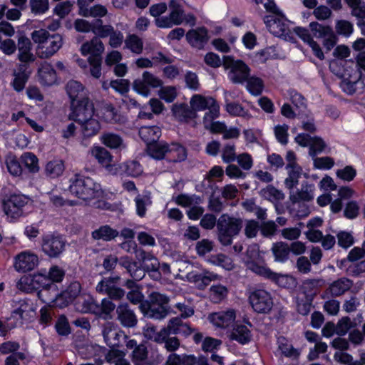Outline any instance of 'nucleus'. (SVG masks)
I'll return each instance as SVG.
<instances>
[{"label": "nucleus", "instance_id": "1", "mask_svg": "<svg viewBox=\"0 0 365 365\" xmlns=\"http://www.w3.org/2000/svg\"><path fill=\"white\" fill-rule=\"evenodd\" d=\"M365 72V51L360 52L356 57V62H346V67L341 73H338L342 81L341 87L344 92L352 95L360 92L364 88L362 81Z\"/></svg>", "mask_w": 365, "mask_h": 365}, {"label": "nucleus", "instance_id": "2", "mask_svg": "<svg viewBox=\"0 0 365 365\" xmlns=\"http://www.w3.org/2000/svg\"><path fill=\"white\" fill-rule=\"evenodd\" d=\"M31 38L37 44V56L42 59L53 56L63 44V38L61 34H51L47 30L42 29L34 31L31 33Z\"/></svg>", "mask_w": 365, "mask_h": 365}, {"label": "nucleus", "instance_id": "3", "mask_svg": "<svg viewBox=\"0 0 365 365\" xmlns=\"http://www.w3.org/2000/svg\"><path fill=\"white\" fill-rule=\"evenodd\" d=\"M69 183L71 194L84 201L98 198L103 192L100 184L81 173L74 174L69 179Z\"/></svg>", "mask_w": 365, "mask_h": 365}, {"label": "nucleus", "instance_id": "4", "mask_svg": "<svg viewBox=\"0 0 365 365\" xmlns=\"http://www.w3.org/2000/svg\"><path fill=\"white\" fill-rule=\"evenodd\" d=\"M169 298L159 292H152L148 299L140 304V309L145 317L162 320L170 313Z\"/></svg>", "mask_w": 365, "mask_h": 365}, {"label": "nucleus", "instance_id": "5", "mask_svg": "<svg viewBox=\"0 0 365 365\" xmlns=\"http://www.w3.org/2000/svg\"><path fill=\"white\" fill-rule=\"evenodd\" d=\"M17 288L25 292H29L33 289H40L38 296L44 303H50L51 299L46 298L47 292L53 289L56 291V286L50 282L48 276L41 273L34 274L32 277L24 276L17 282Z\"/></svg>", "mask_w": 365, "mask_h": 365}, {"label": "nucleus", "instance_id": "6", "mask_svg": "<svg viewBox=\"0 0 365 365\" xmlns=\"http://www.w3.org/2000/svg\"><path fill=\"white\" fill-rule=\"evenodd\" d=\"M242 227L243 220L241 218L222 214L217 222V239L220 244L223 246L230 245Z\"/></svg>", "mask_w": 365, "mask_h": 365}, {"label": "nucleus", "instance_id": "7", "mask_svg": "<svg viewBox=\"0 0 365 365\" xmlns=\"http://www.w3.org/2000/svg\"><path fill=\"white\" fill-rule=\"evenodd\" d=\"M29 197L21 193L6 195L1 200V207L4 214L11 220H15L24 215L25 207Z\"/></svg>", "mask_w": 365, "mask_h": 365}, {"label": "nucleus", "instance_id": "8", "mask_svg": "<svg viewBox=\"0 0 365 365\" xmlns=\"http://www.w3.org/2000/svg\"><path fill=\"white\" fill-rule=\"evenodd\" d=\"M222 66L228 71V78L234 83L243 84L250 76V68L242 60H236L232 56H224Z\"/></svg>", "mask_w": 365, "mask_h": 365}, {"label": "nucleus", "instance_id": "9", "mask_svg": "<svg viewBox=\"0 0 365 365\" xmlns=\"http://www.w3.org/2000/svg\"><path fill=\"white\" fill-rule=\"evenodd\" d=\"M262 19L269 31L273 35L285 40L291 41L293 38L289 21L282 12L277 14L265 15Z\"/></svg>", "mask_w": 365, "mask_h": 365}, {"label": "nucleus", "instance_id": "10", "mask_svg": "<svg viewBox=\"0 0 365 365\" xmlns=\"http://www.w3.org/2000/svg\"><path fill=\"white\" fill-rule=\"evenodd\" d=\"M163 85V81L149 71H144L141 78L135 79L133 83V89L138 94L148 97L150 88H158Z\"/></svg>", "mask_w": 365, "mask_h": 365}, {"label": "nucleus", "instance_id": "11", "mask_svg": "<svg viewBox=\"0 0 365 365\" xmlns=\"http://www.w3.org/2000/svg\"><path fill=\"white\" fill-rule=\"evenodd\" d=\"M66 249V241L60 235L48 234L42 237L41 250L50 258H58Z\"/></svg>", "mask_w": 365, "mask_h": 365}, {"label": "nucleus", "instance_id": "12", "mask_svg": "<svg viewBox=\"0 0 365 365\" xmlns=\"http://www.w3.org/2000/svg\"><path fill=\"white\" fill-rule=\"evenodd\" d=\"M250 303L253 309L258 313H267L273 306L270 294L264 289H255L249 297Z\"/></svg>", "mask_w": 365, "mask_h": 365}, {"label": "nucleus", "instance_id": "13", "mask_svg": "<svg viewBox=\"0 0 365 365\" xmlns=\"http://www.w3.org/2000/svg\"><path fill=\"white\" fill-rule=\"evenodd\" d=\"M81 285L77 282H72L67 288L59 294H55V299L51 298V302H54L56 307L63 308L73 303L77 297L82 295Z\"/></svg>", "mask_w": 365, "mask_h": 365}, {"label": "nucleus", "instance_id": "14", "mask_svg": "<svg viewBox=\"0 0 365 365\" xmlns=\"http://www.w3.org/2000/svg\"><path fill=\"white\" fill-rule=\"evenodd\" d=\"M69 120H74L80 127L83 135L90 138L96 135L101 129V124L93 115H69Z\"/></svg>", "mask_w": 365, "mask_h": 365}, {"label": "nucleus", "instance_id": "15", "mask_svg": "<svg viewBox=\"0 0 365 365\" xmlns=\"http://www.w3.org/2000/svg\"><path fill=\"white\" fill-rule=\"evenodd\" d=\"M190 104L195 112L209 110V114H217L220 110L217 101L210 96L195 94L190 98Z\"/></svg>", "mask_w": 365, "mask_h": 365}, {"label": "nucleus", "instance_id": "16", "mask_svg": "<svg viewBox=\"0 0 365 365\" xmlns=\"http://www.w3.org/2000/svg\"><path fill=\"white\" fill-rule=\"evenodd\" d=\"M102 334L106 344L111 348L119 347L123 339H127V335L112 322L103 325Z\"/></svg>", "mask_w": 365, "mask_h": 365}, {"label": "nucleus", "instance_id": "17", "mask_svg": "<svg viewBox=\"0 0 365 365\" xmlns=\"http://www.w3.org/2000/svg\"><path fill=\"white\" fill-rule=\"evenodd\" d=\"M292 105L284 103L281 108V114H301L306 111L307 102L302 95L295 91L289 93Z\"/></svg>", "mask_w": 365, "mask_h": 365}, {"label": "nucleus", "instance_id": "18", "mask_svg": "<svg viewBox=\"0 0 365 365\" xmlns=\"http://www.w3.org/2000/svg\"><path fill=\"white\" fill-rule=\"evenodd\" d=\"M38 264V257L36 254L24 251L16 257L14 266L18 272H26L33 270Z\"/></svg>", "mask_w": 365, "mask_h": 365}, {"label": "nucleus", "instance_id": "19", "mask_svg": "<svg viewBox=\"0 0 365 365\" xmlns=\"http://www.w3.org/2000/svg\"><path fill=\"white\" fill-rule=\"evenodd\" d=\"M116 319L123 327L133 328L137 325V317L127 303L120 304L116 307Z\"/></svg>", "mask_w": 365, "mask_h": 365}, {"label": "nucleus", "instance_id": "20", "mask_svg": "<svg viewBox=\"0 0 365 365\" xmlns=\"http://www.w3.org/2000/svg\"><path fill=\"white\" fill-rule=\"evenodd\" d=\"M166 327L169 336L179 334L187 338L195 331L194 328H192L189 324L184 322L179 317L171 318Z\"/></svg>", "mask_w": 365, "mask_h": 365}, {"label": "nucleus", "instance_id": "21", "mask_svg": "<svg viewBox=\"0 0 365 365\" xmlns=\"http://www.w3.org/2000/svg\"><path fill=\"white\" fill-rule=\"evenodd\" d=\"M246 267L248 269L251 270L257 275L270 279L277 283H279L280 281L283 280L286 277L285 275L274 272L267 266L260 264L253 260L247 261Z\"/></svg>", "mask_w": 365, "mask_h": 365}, {"label": "nucleus", "instance_id": "22", "mask_svg": "<svg viewBox=\"0 0 365 365\" xmlns=\"http://www.w3.org/2000/svg\"><path fill=\"white\" fill-rule=\"evenodd\" d=\"M209 38L208 31L204 26L191 29L186 34L188 43L197 49H202Z\"/></svg>", "mask_w": 365, "mask_h": 365}, {"label": "nucleus", "instance_id": "23", "mask_svg": "<svg viewBox=\"0 0 365 365\" xmlns=\"http://www.w3.org/2000/svg\"><path fill=\"white\" fill-rule=\"evenodd\" d=\"M104 45L98 37H93L91 41L82 44L81 51L83 56L90 54L88 59L102 58V53L104 51Z\"/></svg>", "mask_w": 365, "mask_h": 365}, {"label": "nucleus", "instance_id": "24", "mask_svg": "<svg viewBox=\"0 0 365 365\" xmlns=\"http://www.w3.org/2000/svg\"><path fill=\"white\" fill-rule=\"evenodd\" d=\"M118 264L125 268L130 276L135 280H141L145 276V269L141 267L138 262L133 261L128 256L120 257Z\"/></svg>", "mask_w": 365, "mask_h": 365}, {"label": "nucleus", "instance_id": "25", "mask_svg": "<svg viewBox=\"0 0 365 365\" xmlns=\"http://www.w3.org/2000/svg\"><path fill=\"white\" fill-rule=\"evenodd\" d=\"M186 277L189 282H194L200 289H203L209 285L212 281L219 279L220 276L209 271H204L202 273L192 271L188 272Z\"/></svg>", "mask_w": 365, "mask_h": 365}, {"label": "nucleus", "instance_id": "26", "mask_svg": "<svg viewBox=\"0 0 365 365\" xmlns=\"http://www.w3.org/2000/svg\"><path fill=\"white\" fill-rule=\"evenodd\" d=\"M354 285V282L346 277H341L331 282L326 290L331 297H339L349 291Z\"/></svg>", "mask_w": 365, "mask_h": 365}, {"label": "nucleus", "instance_id": "27", "mask_svg": "<svg viewBox=\"0 0 365 365\" xmlns=\"http://www.w3.org/2000/svg\"><path fill=\"white\" fill-rule=\"evenodd\" d=\"M277 351L280 355L287 358L297 359L300 355V351L292 345L290 340L284 336L277 338Z\"/></svg>", "mask_w": 365, "mask_h": 365}, {"label": "nucleus", "instance_id": "28", "mask_svg": "<svg viewBox=\"0 0 365 365\" xmlns=\"http://www.w3.org/2000/svg\"><path fill=\"white\" fill-rule=\"evenodd\" d=\"M71 114H94L95 108L93 102L87 96L74 98L70 101Z\"/></svg>", "mask_w": 365, "mask_h": 365}, {"label": "nucleus", "instance_id": "29", "mask_svg": "<svg viewBox=\"0 0 365 365\" xmlns=\"http://www.w3.org/2000/svg\"><path fill=\"white\" fill-rule=\"evenodd\" d=\"M16 48L19 51L18 57L21 62L34 61L35 58L31 52V42L28 37L20 35L18 38Z\"/></svg>", "mask_w": 365, "mask_h": 365}, {"label": "nucleus", "instance_id": "30", "mask_svg": "<svg viewBox=\"0 0 365 365\" xmlns=\"http://www.w3.org/2000/svg\"><path fill=\"white\" fill-rule=\"evenodd\" d=\"M39 82L44 86H51L56 82L57 76L53 67L48 62L42 63L38 69Z\"/></svg>", "mask_w": 365, "mask_h": 365}, {"label": "nucleus", "instance_id": "31", "mask_svg": "<svg viewBox=\"0 0 365 365\" xmlns=\"http://www.w3.org/2000/svg\"><path fill=\"white\" fill-rule=\"evenodd\" d=\"M235 312L233 309H228L212 314L210 319L215 326L226 328L235 321Z\"/></svg>", "mask_w": 365, "mask_h": 365}, {"label": "nucleus", "instance_id": "32", "mask_svg": "<svg viewBox=\"0 0 365 365\" xmlns=\"http://www.w3.org/2000/svg\"><path fill=\"white\" fill-rule=\"evenodd\" d=\"M315 186L314 184L304 182L301 188L297 190V192L290 195V200L292 202H299L301 201L309 202L314 197Z\"/></svg>", "mask_w": 365, "mask_h": 365}, {"label": "nucleus", "instance_id": "33", "mask_svg": "<svg viewBox=\"0 0 365 365\" xmlns=\"http://www.w3.org/2000/svg\"><path fill=\"white\" fill-rule=\"evenodd\" d=\"M294 31L302 40L312 48L313 53L317 58L321 60L324 58V53L319 44L313 40L309 30L302 27H296Z\"/></svg>", "mask_w": 365, "mask_h": 365}, {"label": "nucleus", "instance_id": "34", "mask_svg": "<svg viewBox=\"0 0 365 365\" xmlns=\"http://www.w3.org/2000/svg\"><path fill=\"white\" fill-rule=\"evenodd\" d=\"M170 145L164 141H155L148 143L146 152L149 156L155 160H162L168 153Z\"/></svg>", "mask_w": 365, "mask_h": 365}, {"label": "nucleus", "instance_id": "35", "mask_svg": "<svg viewBox=\"0 0 365 365\" xmlns=\"http://www.w3.org/2000/svg\"><path fill=\"white\" fill-rule=\"evenodd\" d=\"M271 251L275 262L284 263L289 259L290 248L286 242L281 241L273 243Z\"/></svg>", "mask_w": 365, "mask_h": 365}, {"label": "nucleus", "instance_id": "36", "mask_svg": "<svg viewBox=\"0 0 365 365\" xmlns=\"http://www.w3.org/2000/svg\"><path fill=\"white\" fill-rule=\"evenodd\" d=\"M139 135L148 145L158 140L161 136V129L157 125H143L139 129Z\"/></svg>", "mask_w": 365, "mask_h": 365}, {"label": "nucleus", "instance_id": "37", "mask_svg": "<svg viewBox=\"0 0 365 365\" xmlns=\"http://www.w3.org/2000/svg\"><path fill=\"white\" fill-rule=\"evenodd\" d=\"M119 235V232L109 225H102L92 232L91 236L96 240L111 241Z\"/></svg>", "mask_w": 365, "mask_h": 365}, {"label": "nucleus", "instance_id": "38", "mask_svg": "<svg viewBox=\"0 0 365 365\" xmlns=\"http://www.w3.org/2000/svg\"><path fill=\"white\" fill-rule=\"evenodd\" d=\"M98 302L90 294H82L77 303V309L84 313L96 314Z\"/></svg>", "mask_w": 365, "mask_h": 365}, {"label": "nucleus", "instance_id": "39", "mask_svg": "<svg viewBox=\"0 0 365 365\" xmlns=\"http://www.w3.org/2000/svg\"><path fill=\"white\" fill-rule=\"evenodd\" d=\"M231 339L241 344H246L252 339L251 331L246 325L236 324L231 333Z\"/></svg>", "mask_w": 365, "mask_h": 365}, {"label": "nucleus", "instance_id": "40", "mask_svg": "<svg viewBox=\"0 0 365 365\" xmlns=\"http://www.w3.org/2000/svg\"><path fill=\"white\" fill-rule=\"evenodd\" d=\"M132 361L134 365H153L152 361L148 358L147 347L142 344L133 349Z\"/></svg>", "mask_w": 365, "mask_h": 365}, {"label": "nucleus", "instance_id": "41", "mask_svg": "<svg viewBox=\"0 0 365 365\" xmlns=\"http://www.w3.org/2000/svg\"><path fill=\"white\" fill-rule=\"evenodd\" d=\"M170 162L178 163L184 161L187 158L186 149L178 143H172L168 153Z\"/></svg>", "mask_w": 365, "mask_h": 365}, {"label": "nucleus", "instance_id": "42", "mask_svg": "<svg viewBox=\"0 0 365 365\" xmlns=\"http://www.w3.org/2000/svg\"><path fill=\"white\" fill-rule=\"evenodd\" d=\"M286 170H287L288 176L284 180V184L286 187L292 190L298 185L299 179L302 173V168L299 165H297L286 168Z\"/></svg>", "mask_w": 365, "mask_h": 365}, {"label": "nucleus", "instance_id": "43", "mask_svg": "<svg viewBox=\"0 0 365 365\" xmlns=\"http://www.w3.org/2000/svg\"><path fill=\"white\" fill-rule=\"evenodd\" d=\"M66 90L70 101L86 96L84 87L76 81H69L66 86Z\"/></svg>", "mask_w": 365, "mask_h": 365}, {"label": "nucleus", "instance_id": "44", "mask_svg": "<svg viewBox=\"0 0 365 365\" xmlns=\"http://www.w3.org/2000/svg\"><path fill=\"white\" fill-rule=\"evenodd\" d=\"M309 33L312 37L318 38H324L327 36L331 34V31H333L331 26L318 22H311L309 24Z\"/></svg>", "mask_w": 365, "mask_h": 365}, {"label": "nucleus", "instance_id": "45", "mask_svg": "<svg viewBox=\"0 0 365 365\" xmlns=\"http://www.w3.org/2000/svg\"><path fill=\"white\" fill-rule=\"evenodd\" d=\"M260 193L264 199L273 203H277L284 198V193L272 185H268L267 187L262 189Z\"/></svg>", "mask_w": 365, "mask_h": 365}, {"label": "nucleus", "instance_id": "46", "mask_svg": "<svg viewBox=\"0 0 365 365\" xmlns=\"http://www.w3.org/2000/svg\"><path fill=\"white\" fill-rule=\"evenodd\" d=\"M175 202L183 207H191L200 205L202 198L197 195L180 194L175 198Z\"/></svg>", "mask_w": 365, "mask_h": 365}, {"label": "nucleus", "instance_id": "47", "mask_svg": "<svg viewBox=\"0 0 365 365\" xmlns=\"http://www.w3.org/2000/svg\"><path fill=\"white\" fill-rule=\"evenodd\" d=\"M65 167L63 160H53L49 161L46 166V173L51 178H55L62 175Z\"/></svg>", "mask_w": 365, "mask_h": 365}, {"label": "nucleus", "instance_id": "48", "mask_svg": "<svg viewBox=\"0 0 365 365\" xmlns=\"http://www.w3.org/2000/svg\"><path fill=\"white\" fill-rule=\"evenodd\" d=\"M97 309L98 310L96 311V315L104 319L110 318V314L115 309V304L110 299L104 298L101 304L98 302Z\"/></svg>", "mask_w": 365, "mask_h": 365}, {"label": "nucleus", "instance_id": "49", "mask_svg": "<svg viewBox=\"0 0 365 365\" xmlns=\"http://www.w3.org/2000/svg\"><path fill=\"white\" fill-rule=\"evenodd\" d=\"M245 82L247 83V89L251 94L259 96L262 93L264 82L260 78L255 76H249Z\"/></svg>", "mask_w": 365, "mask_h": 365}, {"label": "nucleus", "instance_id": "50", "mask_svg": "<svg viewBox=\"0 0 365 365\" xmlns=\"http://www.w3.org/2000/svg\"><path fill=\"white\" fill-rule=\"evenodd\" d=\"M203 125L206 130L213 133H223L226 125L220 121H215L213 115H205L203 118Z\"/></svg>", "mask_w": 365, "mask_h": 365}, {"label": "nucleus", "instance_id": "51", "mask_svg": "<svg viewBox=\"0 0 365 365\" xmlns=\"http://www.w3.org/2000/svg\"><path fill=\"white\" fill-rule=\"evenodd\" d=\"M21 160L30 173H36L38 172V160L32 153H24L21 157Z\"/></svg>", "mask_w": 365, "mask_h": 365}, {"label": "nucleus", "instance_id": "52", "mask_svg": "<svg viewBox=\"0 0 365 365\" xmlns=\"http://www.w3.org/2000/svg\"><path fill=\"white\" fill-rule=\"evenodd\" d=\"M126 48L135 54H140L143 49V42L140 38L135 34L128 36L125 40Z\"/></svg>", "mask_w": 365, "mask_h": 365}, {"label": "nucleus", "instance_id": "53", "mask_svg": "<svg viewBox=\"0 0 365 365\" xmlns=\"http://www.w3.org/2000/svg\"><path fill=\"white\" fill-rule=\"evenodd\" d=\"M168 6L170 10L169 15L171 16V19L175 21L174 23H178L179 25L181 24L183 21L184 15V11L181 4L177 0H170Z\"/></svg>", "mask_w": 365, "mask_h": 365}, {"label": "nucleus", "instance_id": "54", "mask_svg": "<svg viewBox=\"0 0 365 365\" xmlns=\"http://www.w3.org/2000/svg\"><path fill=\"white\" fill-rule=\"evenodd\" d=\"M91 153L102 166L108 168L110 165L112 156L106 148L95 147Z\"/></svg>", "mask_w": 365, "mask_h": 365}, {"label": "nucleus", "instance_id": "55", "mask_svg": "<svg viewBox=\"0 0 365 365\" xmlns=\"http://www.w3.org/2000/svg\"><path fill=\"white\" fill-rule=\"evenodd\" d=\"M106 359L108 363L114 365H130V362L125 359V353L117 349L109 351Z\"/></svg>", "mask_w": 365, "mask_h": 365}, {"label": "nucleus", "instance_id": "56", "mask_svg": "<svg viewBox=\"0 0 365 365\" xmlns=\"http://www.w3.org/2000/svg\"><path fill=\"white\" fill-rule=\"evenodd\" d=\"M120 277H104L96 285V289L98 293L107 294L112 288L116 286Z\"/></svg>", "mask_w": 365, "mask_h": 365}, {"label": "nucleus", "instance_id": "57", "mask_svg": "<svg viewBox=\"0 0 365 365\" xmlns=\"http://www.w3.org/2000/svg\"><path fill=\"white\" fill-rule=\"evenodd\" d=\"M114 30L113 26L110 24L103 25L101 19H98L93 25L92 31L98 38L108 37Z\"/></svg>", "mask_w": 365, "mask_h": 365}, {"label": "nucleus", "instance_id": "58", "mask_svg": "<svg viewBox=\"0 0 365 365\" xmlns=\"http://www.w3.org/2000/svg\"><path fill=\"white\" fill-rule=\"evenodd\" d=\"M351 9V14L359 19H365V2L361 0H344Z\"/></svg>", "mask_w": 365, "mask_h": 365}, {"label": "nucleus", "instance_id": "59", "mask_svg": "<svg viewBox=\"0 0 365 365\" xmlns=\"http://www.w3.org/2000/svg\"><path fill=\"white\" fill-rule=\"evenodd\" d=\"M55 329L57 334L61 336H67L71 332V327L67 317L65 315L58 317L55 324Z\"/></svg>", "mask_w": 365, "mask_h": 365}, {"label": "nucleus", "instance_id": "60", "mask_svg": "<svg viewBox=\"0 0 365 365\" xmlns=\"http://www.w3.org/2000/svg\"><path fill=\"white\" fill-rule=\"evenodd\" d=\"M34 311L31 304L26 300H22L19 302V307L12 312V315H18L20 319L26 321L29 319V314Z\"/></svg>", "mask_w": 365, "mask_h": 365}, {"label": "nucleus", "instance_id": "61", "mask_svg": "<svg viewBox=\"0 0 365 365\" xmlns=\"http://www.w3.org/2000/svg\"><path fill=\"white\" fill-rule=\"evenodd\" d=\"M31 11L35 15L45 14L49 9L48 0H29Z\"/></svg>", "mask_w": 365, "mask_h": 365}, {"label": "nucleus", "instance_id": "62", "mask_svg": "<svg viewBox=\"0 0 365 365\" xmlns=\"http://www.w3.org/2000/svg\"><path fill=\"white\" fill-rule=\"evenodd\" d=\"M237 155L235 144L227 143L223 146L221 158L225 163H231L235 161Z\"/></svg>", "mask_w": 365, "mask_h": 365}, {"label": "nucleus", "instance_id": "63", "mask_svg": "<svg viewBox=\"0 0 365 365\" xmlns=\"http://www.w3.org/2000/svg\"><path fill=\"white\" fill-rule=\"evenodd\" d=\"M326 147L327 144L322 138L318 136L312 137L309 145V154L312 158H314L317 154L321 153Z\"/></svg>", "mask_w": 365, "mask_h": 365}, {"label": "nucleus", "instance_id": "64", "mask_svg": "<svg viewBox=\"0 0 365 365\" xmlns=\"http://www.w3.org/2000/svg\"><path fill=\"white\" fill-rule=\"evenodd\" d=\"M210 291V296L215 302H220L224 299L228 294L227 288L221 284H214L211 286Z\"/></svg>", "mask_w": 365, "mask_h": 365}]
</instances>
